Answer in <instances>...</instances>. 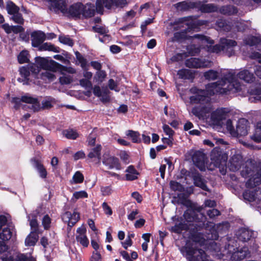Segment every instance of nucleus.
<instances>
[{
  "label": "nucleus",
  "instance_id": "nucleus-19",
  "mask_svg": "<svg viewBox=\"0 0 261 261\" xmlns=\"http://www.w3.org/2000/svg\"><path fill=\"white\" fill-rule=\"evenodd\" d=\"M261 184V173L256 172L251 176L246 183L247 188H253L259 186Z\"/></svg>",
  "mask_w": 261,
  "mask_h": 261
},
{
  "label": "nucleus",
  "instance_id": "nucleus-25",
  "mask_svg": "<svg viewBox=\"0 0 261 261\" xmlns=\"http://www.w3.org/2000/svg\"><path fill=\"white\" fill-rule=\"evenodd\" d=\"M217 29L220 31H223L228 32L230 31L231 27L228 22L224 19H218L215 23Z\"/></svg>",
  "mask_w": 261,
  "mask_h": 261
},
{
  "label": "nucleus",
  "instance_id": "nucleus-14",
  "mask_svg": "<svg viewBox=\"0 0 261 261\" xmlns=\"http://www.w3.org/2000/svg\"><path fill=\"white\" fill-rule=\"evenodd\" d=\"M31 162L34 168L38 171L39 176L43 179L46 178L47 171L42 162L36 158H33L31 159Z\"/></svg>",
  "mask_w": 261,
  "mask_h": 261
},
{
  "label": "nucleus",
  "instance_id": "nucleus-36",
  "mask_svg": "<svg viewBox=\"0 0 261 261\" xmlns=\"http://www.w3.org/2000/svg\"><path fill=\"white\" fill-rule=\"evenodd\" d=\"M101 146L100 145H97L96 147L92 148L88 154V157L90 159L97 158L98 159L101 158Z\"/></svg>",
  "mask_w": 261,
  "mask_h": 261
},
{
  "label": "nucleus",
  "instance_id": "nucleus-10",
  "mask_svg": "<svg viewBox=\"0 0 261 261\" xmlns=\"http://www.w3.org/2000/svg\"><path fill=\"white\" fill-rule=\"evenodd\" d=\"M102 163L107 166L109 169L114 168L118 170L121 169V165L119 159L109 154H104L103 155Z\"/></svg>",
  "mask_w": 261,
  "mask_h": 261
},
{
  "label": "nucleus",
  "instance_id": "nucleus-9",
  "mask_svg": "<svg viewBox=\"0 0 261 261\" xmlns=\"http://www.w3.org/2000/svg\"><path fill=\"white\" fill-rule=\"evenodd\" d=\"M223 48V52L229 57H231L235 54L234 47L237 45L236 41L232 39L222 38L220 40Z\"/></svg>",
  "mask_w": 261,
  "mask_h": 261
},
{
  "label": "nucleus",
  "instance_id": "nucleus-24",
  "mask_svg": "<svg viewBox=\"0 0 261 261\" xmlns=\"http://www.w3.org/2000/svg\"><path fill=\"white\" fill-rule=\"evenodd\" d=\"M238 77L240 80H242L247 83H251L255 80V76L252 73H251L248 70H243L240 71L238 75Z\"/></svg>",
  "mask_w": 261,
  "mask_h": 261
},
{
  "label": "nucleus",
  "instance_id": "nucleus-64",
  "mask_svg": "<svg viewBox=\"0 0 261 261\" xmlns=\"http://www.w3.org/2000/svg\"><path fill=\"white\" fill-rule=\"evenodd\" d=\"M209 50L214 53H219L220 51H223V48L221 43L219 42V44H217L213 46H210Z\"/></svg>",
  "mask_w": 261,
  "mask_h": 261
},
{
  "label": "nucleus",
  "instance_id": "nucleus-53",
  "mask_svg": "<svg viewBox=\"0 0 261 261\" xmlns=\"http://www.w3.org/2000/svg\"><path fill=\"white\" fill-rule=\"evenodd\" d=\"M30 225L32 230V233H38L39 224L36 218H33L30 221Z\"/></svg>",
  "mask_w": 261,
  "mask_h": 261
},
{
  "label": "nucleus",
  "instance_id": "nucleus-32",
  "mask_svg": "<svg viewBox=\"0 0 261 261\" xmlns=\"http://www.w3.org/2000/svg\"><path fill=\"white\" fill-rule=\"evenodd\" d=\"M30 54L28 50L21 51L17 56V60L19 64L29 63L30 62Z\"/></svg>",
  "mask_w": 261,
  "mask_h": 261
},
{
  "label": "nucleus",
  "instance_id": "nucleus-33",
  "mask_svg": "<svg viewBox=\"0 0 261 261\" xmlns=\"http://www.w3.org/2000/svg\"><path fill=\"white\" fill-rule=\"evenodd\" d=\"M35 63L37 66H38L40 69H43L46 70L48 68L49 61L46 58L41 57H36L35 59Z\"/></svg>",
  "mask_w": 261,
  "mask_h": 261
},
{
  "label": "nucleus",
  "instance_id": "nucleus-57",
  "mask_svg": "<svg viewBox=\"0 0 261 261\" xmlns=\"http://www.w3.org/2000/svg\"><path fill=\"white\" fill-rule=\"evenodd\" d=\"M30 73L37 75L40 71L38 66L36 63H29L28 64Z\"/></svg>",
  "mask_w": 261,
  "mask_h": 261
},
{
  "label": "nucleus",
  "instance_id": "nucleus-34",
  "mask_svg": "<svg viewBox=\"0 0 261 261\" xmlns=\"http://www.w3.org/2000/svg\"><path fill=\"white\" fill-rule=\"evenodd\" d=\"M225 113L222 109L216 110L211 114V118L214 121L219 122L224 119Z\"/></svg>",
  "mask_w": 261,
  "mask_h": 261
},
{
  "label": "nucleus",
  "instance_id": "nucleus-11",
  "mask_svg": "<svg viewBox=\"0 0 261 261\" xmlns=\"http://www.w3.org/2000/svg\"><path fill=\"white\" fill-rule=\"evenodd\" d=\"M211 160L212 163L216 168H220L221 166L226 164V160L223 159L222 152L219 149L214 148L211 153Z\"/></svg>",
  "mask_w": 261,
  "mask_h": 261
},
{
  "label": "nucleus",
  "instance_id": "nucleus-31",
  "mask_svg": "<svg viewBox=\"0 0 261 261\" xmlns=\"http://www.w3.org/2000/svg\"><path fill=\"white\" fill-rule=\"evenodd\" d=\"M40 50H48L51 51L54 53H60V48L58 46H55L54 44H52L51 43L45 42L44 43H42V44L39 46Z\"/></svg>",
  "mask_w": 261,
  "mask_h": 261
},
{
  "label": "nucleus",
  "instance_id": "nucleus-48",
  "mask_svg": "<svg viewBox=\"0 0 261 261\" xmlns=\"http://www.w3.org/2000/svg\"><path fill=\"white\" fill-rule=\"evenodd\" d=\"M73 181H71V184H81L82 183L84 180V176L83 174L79 171L75 172L72 177Z\"/></svg>",
  "mask_w": 261,
  "mask_h": 261
},
{
  "label": "nucleus",
  "instance_id": "nucleus-44",
  "mask_svg": "<svg viewBox=\"0 0 261 261\" xmlns=\"http://www.w3.org/2000/svg\"><path fill=\"white\" fill-rule=\"evenodd\" d=\"M193 38L197 39L203 43H206L209 44H213L214 41L210 37L206 36L201 34H195L192 36Z\"/></svg>",
  "mask_w": 261,
  "mask_h": 261
},
{
  "label": "nucleus",
  "instance_id": "nucleus-41",
  "mask_svg": "<svg viewBox=\"0 0 261 261\" xmlns=\"http://www.w3.org/2000/svg\"><path fill=\"white\" fill-rule=\"evenodd\" d=\"M256 195L255 191L250 190H245L243 194L244 198L249 202L254 201L256 198Z\"/></svg>",
  "mask_w": 261,
  "mask_h": 261
},
{
  "label": "nucleus",
  "instance_id": "nucleus-17",
  "mask_svg": "<svg viewBox=\"0 0 261 261\" xmlns=\"http://www.w3.org/2000/svg\"><path fill=\"white\" fill-rule=\"evenodd\" d=\"M193 179L196 187L205 191H209V189L206 185L207 181L201 174L198 172L195 173L193 175Z\"/></svg>",
  "mask_w": 261,
  "mask_h": 261
},
{
  "label": "nucleus",
  "instance_id": "nucleus-52",
  "mask_svg": "<svg viewBox=\"0 0 261 261\" xmlns=\"http://www.w3.org/2000/svg\"><path fill=\"white\" fill-rule=\"evenodd\" d=\"M204 77L208 80H215L217 79L218 72L213 70H209L204 73Z\"/></svg>",
  "mask_w": 261,
  "mask_h": 261
},
{
  "label": "nucleus",
  "instance_id": "nucleus-62",
  "mask_svg": "<svg viewBox=\"0 0 261 261\" xmlns=\"http://www.w3.org/2000/svg\"><path fill=\"white\" fill-rule=\"evenodd\" d=\"M21 102H22L21 97L20 98L17 97H13L11 100V102L14 104L13 108L16 110H18L20 109Z\"/></svg>",
  "mask_w": 261,
  "mask_h": 261
},
{
  "label": "nucleus",
  "instance_id": "nucleus-3",
  "mask_svg": "<svg viewBox=\"0 0 261 261\" xmlns=\"http://www.w3.org/2000/svg\"><path fill=\"white\" fill-rule=\"evenodd\" d=\"M67 12L71 17L75 18H80L81 15L85 18H90L95 14V10L91 4L84 5L81 2L70 6Z\"/></svg>",
  "mask_w": 261,
  "mask_h": 261
},
{
  "label": "nucleus",
  "instance_id": "nucleus-46",
  "mask_svg": "<svg viewBox=\"0 0 261 261\" xmlns=\"http://www.w3.org/2000/svg\"><path fill=\"white\" fill-rule=\"evenodd\" d=\"M106 76V72L105 70H100L96 72L94 76V80L98 83H101L103 82Z\"/></svg>",
  "mask_w": 261,
  "mask_h": 261
},
{
  "label": "nucleus",
  "instance_id": "nucleus-38",
  "mask_svg": "<svg viewBox=\"0 0 261 261\" xmlns=\"http://www.w3.org/2000/svg\"><path fill=\"white\" fill-rule=\"evenodd\" d=\"M126 135L131 138L133 143H139L141 142L140 134L138 132L128 130L126 132Z\"/></svg>",
  "mask_w": 261,
  "mask_h": 261
},
{
  "label": "nucleus",
  "instance_id": "nucleus-30",
  "mask_svg": "<svg viewBox=\"0 0 261 261\" xmlns=\"http://www.w3.org/2000/svg\"><path fill=\"white\" fill-rule=\"evenodd\" d=\"M220 12L221 13L231 15L234 14H236L238 12L237 8L231 5L224 6L221 7L220 9Z\"/></svg>",
  "mask_w": 261,
  "mask_h": 261
},
{
  "label": "nucleus",
  "instance_id": "nucleus-4",
  "mask_svg": "<svg viewBox=\"0 0 261 261\" xmlns=\"http://www.w3.org/2000/svg\"><path fill=\"white\" fill-rule=\"evenodd\" d=\"M175 7L180 11H187L191 9L197 8L202 13H212L218 11V7L214 4H204L200 1L190 2L182 1L175 5Z\"/></svg>",
  "mask_w": 261,
  "mask_h": 261
},
{
  "label": "nucleus",
  "instance_id": "nucleus-61",
  "mask_svg": "<svg viewBox=\"0 0 261 261\" xmlns=\"http://www.w3.org/2000/svg\"><path fill=\"white\" fill-rule=\"evenodd\" d=\"M12 19L15 23H17L23 24L24 23V19L22 17V15L19 12L15 13V14H13Z\"/></svg>",
  "mask_w": 261,
  "mask_h": 261
},
{
  "label": "nucleus",
  "instance_id": "nucleus-45",
  "mask_svg": "<svg viewBox=\"0 0 261 261\" xmlns=\"http://www.w3.org/2000/svg\"><path fill=\"white\" fill-rule=\"evenodd\" d=\"M12 236V232L8 227L4 228L0 233V238L3 241L9 240Z\"/></svg>",
  "mask_w": 261,
  "mask_h": 261
},
{
  "label": "nucleus",
  "instance_id": "nucleus-59",
  "mask_svg": "<svg viewBox=\"0 0 261 261\" xmlns=\"http://www.w3.org/2000/svg\"><path fill=\"white\" fill-rule=\"evenodd\" d=\"M171 189L173 191H181L183 187L181 184L176 181L171 180L170 182Z\"/></svg>",
  "mask_w": 261,
  "mask_h": 261
},
{
  "label": "nucleus",
  "instance_id": "nucleus-21",
  "mask_svg": "<svg viewBox=\"0 0 261 261\" xmlns=\"http://www.w3.org/2000/svg\"><path fill=\"white\" fill-rule=\"evenodd\" d=\"M21 101L23 102L32 104V109L34 111H38L40 109V104L37 98L29 95L21 96Z\"/></svg>",
  "mask_w": 261,
  "mask_h": 261
},
{
  "label": "nucleus",
  "instance_id": "nucleus-20",
  "mask_svg": "<svg viewBox=\"0 0 261 261\" xmlns=\"http://www.w3.org/2000/svg\"><path fill=\"white\" fill-rule=\"evenodd\" d=\"M177 75L179 79L193 81L195 77V71L188 69H181L178 70Z\"/></svg>",
  "mask_w": 261,
  "mask_h": 261
},
{
  "label": "nucleus",
  "instance_id": "nucleus-56",
  "mask_svg": "<svg viewBox=\"0 0 261 261\" xmlns=\"http://www.w3.org/2000/svg\"><path fill=\"white\" fill-rule=\"evenodd\" d=\"M50 223H51V219L48 216V215L46 214L43 217L42 221V224L44 227L45 230H48L50 227Z\"/></svg>",
  "mask_w": 261,
  "mask_h": 261
},
{
  "label": "nucleus",
  "instance_id": "nucleus-13",
  "mask_svg": "<svg viewBox=\"0 0 261 261\" xmlns=\"http://www.w3.org/2000/svg\"><path fill=\"white\" fill-rule=\"evenodd\" d=\"M236 235L239 241L247 242L254 238V231L248 228L242 227L238 230Z\"/></svg>",
  "mask_w": 261,
  "mask_h": 261
},
{
  "label": "nucleus",
  "instance_id": "nucleus-27",
  "mask_svg": "<svg viewBox=\"0 0 261 261\" xmlns=\"http://www.w3.org/2000/svg\"><path fill=\"white\" fill-rule=\"evenodd\" d=\"M92 30L95 33L103 35V38H108V41L110 40L111 36L108 34L109 31L105 26L95 25L92 27Z\"/></svg>",
  "mask_w": 261,
  "mask_h": 261
},
{
  "label": "nucleus",
  "instance_id": "nucleus-49",
  "mask_svg": "<svg viewBox=\"0 0 261 261\" xmlns=\"http://www.w3.org/2000/svg\"><path fill=\"white\" fill-rule=\"evenodd\" d=\"M19 72L21 76L26 81H29L30 72L28 65L22 66L19 68Z\"/></svg>",
  "mask_w": 261,
  "mask_h": 261
},
{
  "label": "nucleus",
  "instance_id": "nucleus-55",
  "mask_svg": "<svg viewBox=\"0 0 261 261\" xmlns=\"http://www.w3.org/2000/svg\"><path fill=\"white\" fill-rule=\"evenodd\" d=\"M59 40L61 43L68 45L71 47L74 45L73 40L68 37L60 36L59 37Z\"/></svg>",
  "mask_w": 261,
  "mask_h": 261
},
{
  "label": "nucleus",
  "instance_id": "nucleus-18",
  "mask_svg": "<svg viewBox=\"0 0 261 261\" xmlns=\"http://www.w3.org/2000/svg\"><path fill=\"white\" fill-rule=\"evenodd\" d=\"M248 121L245 118L239 120L236 127V132L240 136H245L248 134Z\"/></svg>",
  "mask_w": 261,
  "mask_h": 261
},
{
  "label": "nucleus",
  "instance_id": "nucleus-6",
  "mask_svg": "<svg viewBox=\"0 0 261 261\" xmlns=\"http://www.w3.org/2000/svg\"><path fill=\"white\" fill-rule=\"evenodd\" d=\"M217 82H219V84L217 88L220 89H223L226 92V93H220V94H228L233 88H235L237 91H240L241 89L240 85H237L235 75L232 73L229 72L225 74L221 80Z\"/></svg>",
  "mask_w": 261,
  "mask_h": 261
},
{
  "label": "nucleus",
  "instance_id": "nucleus-35",
  "mask_svg": "<svg viewBox=\"0 0 261 261\" xmlns=\"http://www.w3.org/2000/svg\"><path fill=\"white\" fill-rule=\"evenodd\" d=\"M188 33L186 29H184L180 32H175L174 34L173 37L172 39L173 41H181L182 40H185L188 39L187 35Z\"/></svg>",
  "mask_w": 261,
  "mask_h": 261
},
{
  "label": "nucleus",
  "instance_id": "nucleus-1",
  "mask_svg": "<svg viewBox=\"0 0 261 261\" xmlns=\"http://www.w3.org/2000/svg\"><path fill=\"white\" fill-rule=\"evenodd\" d=\"M219 84V82L207 84L205 85V89H204L205 92H201L198 95L191 96L190 100L196 103H207L210 101V96L226 93L224 89H218L217 86Z\"/></svg>",
  "mask_w": 261,
  "mask_h": 261
},
{
  "label": "nucleus",
  "instance_id": "nucleus-40",
  "mask_svg": "<svg viewBox=\"0 0 261 261\" xmlns=\"http://www.w3.org/2000/svg\"><path fill=\"white\" fill-rule=\"evenodd\" d=\"M245 43L250 46H253L259 44L261 43V38L254 36H251L245 40Z\"/></svg>",
  "mask_w": 261,
  "mask_h": 261
},
{
  "label": "nucleus",
  "instance_id": "nucleus-63",
  "mask_svg": "<svg viewBox=\"0 0 261 261\" xmlns=\"http://www.w3.org/2000/svg\"><path fill=\"white\" fill-rule=\"evenodd\" d=\"M163 129L164 132L167 135L169 136V138H171L172 137H173L175 132L168 125L166 124H164L163 125Z\"/></svg>",
  "mask_w": 261,
  "mask_h": 261
},
{
  "label": "nucleus",
  "instance_id": "nucleus-7",
  "mask_svg": "<svg viewBox=\"0 0 261 261\" xmlns=\"http://www.w3.org/2000/svg\"><path fill=\"white\" fill-rule=\"evenodd\" d=\"M192 160L194 165L200 171H204L205 170V164L207 163V158L203 151H195L192 156Z\"/></svg>",
  "mask_w": 261,
  "mask_h": 261
},
{
  "label": "nucleus",
  "instance_id": "nucleus-29",
  "mask_svg": "<svg viewBox=\"0 0 261 261\" xmlns=\"http://www.w3.org/2000/svg\"><path fill=\"white\" fill-rule=\"evenodd\" d=\"M186 66L189 68H199L202 66V63L199 59L191 58L186 60Z\"/></svg>",
  "mask_w": 261,
  "mask_h": 261
},
{
  "label": "nucleus",
  "instance_id": "nucleus-2",
  "mask_svg": "<svg viewBox=\"0 0 261 261\" xmlns=\"http://www.w3.org/2000/svg\"><path fill=\"white\" fill-rule=\"evenodd\" d=\"M201 208L191 207V208H188L185 211L183 217L187 222L196 223L194 227L197 231L201 230L205 226L206 221V216L200 213Z\"/></svg>",
  "mask_w": 261,
  "mask_h": 261
},
{
  "label": "nucleus",
  "instance_id": "nucleus-60",
  "mask_svg": "<svg viewBox=\"0 0 261 261\" xmlns=\"http://www.w3.org/2000/svg\"><path fill=\"white\" fill-rule=\"evenodd\" d=\"M80 85L85 88L86 89H89V90L92 89V84L91 82L88 80L82 79L79 81Z\"/></svg>",
  "mask_w": 261,
  "mask_h": 261
},
{
  "label": "nucleus",
  "instance_id": "nucleus-51",
  "mask_svg": "<svg viewBox=\"0 0 261 261\" xmlns=\"http://www.w3.org/2000/svg\"><path fill=\"white\" fill-rule=\"evenodd\" d=\"M48 68L46 70H50L52 71H56L59 70L60 67L65 68V66L62 65L58 62L55 61L53 60H50L49 61V65H48Z\"/></svg>",
  "mask_w": 261,
  "mask_h": 261
},
{
  "label": "nucleus",
  "instance_id": "nucleus-43",
  "mask_svg": "<svg viewBox=\"0 0 261 261\" xmlns=\"http://www.w3.org/2000/svg\"><path fill=\"white\" fill-rule=\"evenodd\" d=\"M186 49L188 54L191 56L198 55L201 51L200 47L197 46L195 44L188 45Z\"/></svg>",
  "mask_w": 261,
  "mask_h": 261
},
{
  "label": "nucleus",
  "instance_id": "nucleus-37",
  "mask_svg": "<svg viewBox=\"0 0 261 261\" xmlns=\"http://www.w3.org/2000/svg\"><path fill=\"white\" fill-rule=\"evenodd\" d=\"M62 134L63 135L68 139L75 140L79 137V134L77 132L73 129L63 130Z\"/></svg>",
  "mask_w": 261,
  "mask_h": 261
},
{
  "label": "nucleus",
  "instance_id": "nucleus-28",
  "mask_svg": "<svg viewBox=\"0 0 261 261\" xmlns=\"http://www.w3.org/2000/svg\"><path fill=\"white\" fill-rule=\"evenodd\" d=\"M250 138L256 143H261V120L256 123L254 132Z\"/></svg>",
  "mask_w": 261,
  "mask_h": 261
},
{
  "label": "nucleus",
  "instance_id": "nucleus-5",
  "mask_svg": "<svg viewBox=\"0 0 261 261\" xmlns=\"http://www.w3.org/2000/svg\"><path fill=\"white\" fill-rule=\"evenodd\" d=\"M188 261H208L205 252L202 249L194 247L192 244L187 243L180 250Z\"/></svg>",
  "mask_w": 261,
  "mask_h": 261
},
{
  "label": "nucleus",
  "instance_id": "nucleus-42",
  "mask_svg": "<svg viewBox=\"0 0 261 261\" xmlns=\"http://www.w3.org/2000/svg\"><path fill=\"white\" fill-rule=\"evenodd\" d=\"M7 10L8 14L13 15L19 12V8L12 1H8L7 4Z\"/></svg>",
  "mask_w": 261,
  "mask_h": 261
},
{
  "label": "nucleus",
  "instance_id": "nucleus-8",
  "mask_svg": "<svg viewBox=\"0 0 261 261\" xmlns=\"http://www.w3.org/2000/svg\"><path fill=\"white\" fill-rule=\"evenodd\" d=\"M62 220L67 223V230L70 231L72 227L80 220V213L74 211L73 213L70 212H65L62 215Z\"/></svg>",
  "mask_w": 261,
  "mask_h": 261
},
{
  "label": "nucleus",
  "instance_id": "nucleus-23",
  "mask_svg": "<svg viewBox=\"0 0 261 261\" xmlns=\"http://www.w3.org/2000/svg\"><path fill=\"white\" fill-rule=\"evenodd\" d=\"M113 5H114L113 0H97L96 2L97 12L102 13L103 7L108 9H111Z\"/></svg>",
  "mask_w": 261,
  "mask_h": 261
},
{
  "label": "nucleus",
  "instance_id": "nucleus-12",
  "mask_svg": "<svg viewBox=\"0 0 261 261\" xmlns=\"http://www.w3.org/2000/svg\"><path fill=\"white\" fill-rule=\"evenodd\" d=\"M31 36L32 38V45L34 47H39L46 39L45 33L41 31L33 32Z\"/></svg>",
  "mask_w": 261,
  "mask_h": 261
},
{
  "label": "nucleus",
  "instance_id": "nucleus-26",
  "mask_svg": "<svg viewBox=\"0 0 261 261\" xmlns=\"http://www.w3.org/2000/svg\"><path fill=\"white\" fill-rule=\"evenodd\" d=\"M191 224L186 223L185 221L180 222L178 223H176L174 226H172L171 228L172 232L177 234H180L182 231H188L189 229V227Z\"/></svg>",
  "mask_w": 261,
  "mask_h": 261
},
{
  "label": "nucleus",
  "instance_id": "nucleus-54",
  "mask_svg": "<svg viewBox=\"0 0 261 261\" xmlns=\"http://www.w3.org/2000/svg\"><path fill=\"white\" fill-rule=\"evenodd\" d=\"M38 236L37 235H33L32 236H28L25 239V243L26 245L29 246H35L36 242L38 241Z\"/></svg>",
  "mask_w": 261,
  "mask_h": 261
},
{
  "label": "nucleus",
  "instance_id": "nucleus-15",
  "mask_svg": "<svg viewBox=\"0 0 261 261\" xmlns=\"http://www.w3.org/2000/svg\"><path fill=\"white\" fill-rule=\"evenodd\" d=\"M229 168L232 171L239 170L243 164V156L240 154H235L232 155L229 161Z\"/></svg>",
  "mask_w": 261,
  "mask_h": 261
},
{
  "label": "nucleus",
  "instance_id": "nucleus-58",
  "mask_svg": "<svg viewBox=\"0 0 261 261\" xmlns=\"http://www.w3.org/2000/svg\"><path fill=\"white\" fill-rule=\"evenodd\" d=\"M100 191L102 196H107L110 195L113 192V190L111 186H102L100 187Z\"/></svg>",
  "mask_w": 261,
  "mask_h": 261
},
{
  "label": "nucleus",
  "instance_id": "nucleus-50",
  "mask_svg": "<svg viewBox=\"0 0 261 261\" xmlns=\"http://www.w3.org/2000/svg\"><path fill=\"white\" fill-rule=\"evenodd\" d=\"M51 2L54 3L55 7L58 10H60L62 12L65 13L67 11V9L66 8V5L65 2L63 1L60 2L61 0H49Z\"/></svg>",
  "mask_w": 261,
  "mask_h": 261
},
{
  "label": "nucleus",
  "instance_id": "nucleus-47",
  "mask_svg": "<svg viewBox=\"0 0 261 261\" xmlns=\"http://www.w3.org/2000/svg\"><path fill=\"white\" fill-rule=\"evenodd\" d=\"M76 240L83 247H87L89 244V239L86 235H76Z\"/></svg>",
  "mask_w": 261,
  "mask_h": 261
},
{
  "label": "nucleus",
  "instance_id": "nucleus-39",
  "mask_svg": "<svg viewBox=\"0 0 261 261\" xmlns=\"http://www.w3.org/2000/svg\"><path fill=\"white\" fill-rule=\"evenodd\" d=\"M75 55L76 56V58L77 60V61L80 62L81 64V66L82 68V69L84 70H88V65H87V61L86 59H85L82 55L81 54L76 51L75 53Z\"/></svg>",
  "mask_w": 261,
  "mask_h": 261
},
{
  "label": "nucleus",
  "instance_id": "nucleus-16",
  "mask_svg": "<svg viewBox=\"0 0 261 261\" xmlns=\"http://www.w3.org/2000/svg\"><path fill=\"white\" fill-rule=\"evenodd\" d=\"M250 256V252L248 248L245 246L233 252L231 256V259L233 260L240 261Z\"/></svg>",
  "mask_w": 261,
  "mask_h": 261
},
{
  "label": "nucleus",
  "instance_id": "nucleus-22",
  "mask_svg": "<svg viewBox=\"0 0 261 261\" xmlns=\"http://www.w3.org/2000/svg\"><path fill=\"white\" fill-rule=\"evenodd\" d=\"M256 170L255 165L250 162L246 164V165L243 168V169L241 172V174L243 177L250 178L256 172Z\"/></svg>",
  "mask_w": 261,
  "mask_h": 261
}]
</instances>
